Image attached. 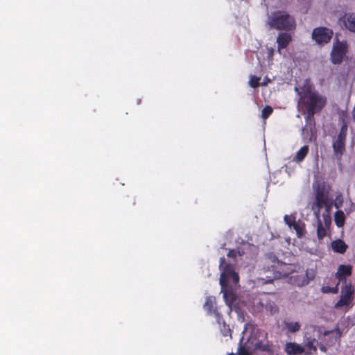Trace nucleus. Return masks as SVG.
I'll use <instances>...</instances> for the list:
<instances>
[{"label": "nucleus", "mask_w": 355, "mask_h": 355, "mask_svg": "<svg viewBox=\"0 0 355 355\" xmlns=\"http://www.w3.org/2000/svg\"><path fill=\"white\" fill-rule=\"evenodd\" d=\"M268 293H274L275 291L267 292Z\"/></svg>", "instance_id": "obj_34"}, {"label": "nucleus", "mask_w": 355, "mask_h": 355, "mask_svg": "<svg viewBox=\"0 0 355 355\" xmlns=\"http://www.w3.org/2000/svg\"><path fill=\"white\" fill-rule=\"evenodd\" d=\"M315 339H313L311 340H309L306 343V347L309 349H313V350H316V347L314 346V343H315Z\"/></svg>", "instance_id": "obj_29"}, {"label": "nucleus", "mask_w": 355, "mask_h": 355, "mask_svg": "<svg viewBox=\"0 0 355 355\" xmlns=\"http://www.w3.org/2000/svg\"><path fill=\"white\" fill-rule=\"evenodd\" d=\"M341 337V332L338 327L330 331H325L321 338L325 346L331 347L338 343Z\"/></svg>", "instance_id": "obj_13"}, {"label": "nucleus", "mask_w": 355, "mask_h": 355, "mask_svg": "<svg viewBox=\"0 0 355 355\" xmlns=\"http://www.w3.org/2000/svg\"><path fill=\"white\" fill-rule=\"evenodd\" d=\"M333 36L332 30L327 27L315 28L312 33V38L318 44H327Z\"/></svg>", "instance_id": "obj_10"}, {"label": "nucleus", "mask_w": 355, "mask_h": 355, "mask_svg": "<svg viewBox=\"0 0 355 355\" xmlns=\"http://www.w3.org/2000/svg\"><path fill=\"white\" fill-rule=\"evenodd\" d=\"M228 355H236L234 353H230ZM237 355H252L248 349L242 344V339L237 349Z\"/></svg>", "instance_id": "obj_24"}, {"label": "nucleus", "mask_w": 355, "mask_h": 355, "mask_svg": "<svg viewBox=\"0 0 355 355\" xmlns=\"http://www.w3.org/2000/svg\"><path fill=\"white\" fill-rule=\"evenodd\" d=\"M263 264L264 272H268L269 275H266L265 277L259 278L258 282L262 284H273L274 281L281 276V272L277 270L280 261L275 254L270 253L264 257Z\"/></svg>", "instance_id": "obj_5"}, {"label": "nucleus", "mask_w": 355, "mask_h": 355, "mask_svg": "<svg viewBox=\"0 0 355 355\" xmlns=\"http://www.w3.org/2000/svg\"><path fill=\"white\" fill-rule=\"evenodd\" d=\"M285 223L289 227L293 228L295 232L297 238L302 239L306 233V225L301 219L296 220L295 215H285L284 216Z\"/></svg>", "instance_id": "obj_8"}, {"label": "nucleus", "mask_w": 355, "mask_h": 355, "mask_svg": "<svg viewBox=\"0 0 355 355\" xmlns=\"http://www.w3.org/2000/svg\"><path fill=\"white\" fill-rule=\"evenodd\" d=\"M343 22L345 27L349 31L355 33V15H349L345 17Z\"/></svg>", "instance_id": "obj_20"}, {"label": "nucleus", "mask_w": 355, "mask_h": 355, "mask_svg": "<svg viewBox=\"0 0 355 355\" xmlns=\"http://www.w3.org/2000/svg\"><path fill=\"white\" fill-rule=\"evenodd\" d=\"M345 216L343 211L338 210L336 211L334 215V220L336 225L338 227H341L344 225Z\"/></svg>", "instance_id": "obj_21"}, {"label": "nucleus", "mask_w": 355, "mask_h": 355, "mask_svg": "<svg viewBox=\"0 0 355 355\" xmlns=\"http://www.w3.org/2000/svg\"><path fill=\"white\" fill-rule=\"evenodd\" d=\"M255 347L257 349L260 350L261 352H268V353H271L272 352L268 343H263L262 341H259L256 343Z\"/></svg>", "instance_id": "obj_23"}, {"label": "nucleus", "mask_w": 355, "mask_h": 355, "mask_svg": "<svg viewBox=\"0 0 355 355\" xmlns=\"http://www.w3.org/2000/svg\"><path fill=\"white\" fill-rule=\"evenodd\" d=\"M341 126L338 135L333 139V157L338 162H340L346 150V140L348 130V123L345 117L339 119Z\"/></svg>", "instance_id": "obj_4"}, {"label": "nucleus", "mask_w": 355, "mask_h": 355, "mask_svg": "<svg viewBox=\"0 0 355 355\" xmlns=\"http://www.w3.org/2000/svg\"><path fill=\"white\" fill-rule=\"evenodd\" d=\"M284 350L288 355H300L304 352L303 347L291 342L286 344Z\"/></svg>", "instance_id": "obj_16"}, {"label": "nucleus", "mask_w": 355, "mask_h": 355, "mask_svg": "<svg viewBox=\"0 0 355 355\" xmlns=\"http://www.w3.org/2000/svg\"><path fill=\"white\" fill-rule=\"evenodd\" d=\"M309 283V279H304L303 280L302 283L301 284H300V286H304V285H306Z\"/></svg>", "instance_id": "obj_32"}, {"label": "nucleus", "mask_w": 355, "mask_h": 355, "mask_svg": "<svg viewBox=\"0 0 355 355\" xmlns=\"http://www.w3.org/2000/svg\"><path fill=\"white\" fill-rule=\"evenodd\" d=\"M298 94L299 103L304 107L307 114L305 117L306 122L313 119L314 115L320 112L327 103V98L315 91L312 85H304Z\"/></svg>", "instance_id": "obj_1"}, {"label": "nucleus", "mask_w": 355, "mask_h": 355, "mask_svg": "<svg viewBox=\"0 0 355 355\" xmlns=\"http://www.w3.org/2000/svg\"><path fill=\"white\" fill-rule=\"evenodd\" d=\"M352 273V266L351 265L341 264L338 267L337 271L335 274V277L338 280V284L340 282L343 284L347 283V278L350 277Z\"/></svg>", "instance_id": "obj_14"}, {"label": "nucleus", "mask_w": 355, "mask_h": 355, "mask_svg": "<svg viewBox=\"0 0 355 355\" xmlns=\"http://www.w3.org/2000/svg\"><path fill=\"white\" fill-rule=\"evenodd\" d=\"M331 247L334 252L340 254H344L347 248L346 243L340 239L333 241L331 243Z\"/></svg>", "instance_id": "obj_17"}, {"label": "nucleus", "mask_w": 355, "mask_h": 355, "mask_svg": "<svg viewBox=\"0 0 355 355\" xmlns=\"http://www.w3.org/2000/svg\"><path fill=\"white\" fill-rule=\"evenodd\" d=\"M219 268L221 271L220 277V285L221 293L226 300L229 295H232V290L236 286L239 281V276L235 272L234 267L230 263H227L225 258L220 259Z\"/></svg>", "instance_id": "obj_2"}, {"label": "nucleus", "mask_w": 355, "mask_h": 355, "mask_svg": "<svg viewBox=\"0 0 355 355\" xmlns=\"http://www.w3.org/2000/svg\"><path fill=\"white\" fill-rule=\"evenodd\" d=\"M268 24L271 28L285 31H292L296 26L294 17L283 10L272 13L268 17Z\"/></svg>", "instance_id": "obj_3"}, {"label": "nucleus", "mask_w": 355, "mask_h": 355, "mask_svg": "<svg viewBox=\"0 0 355 355\" xmlns=\"http://www.w3.org/2000/svg\"><path fill=\"white\" fill-rule=\"evenodd\" d=\"M332 207V200L329 198V193L325 191L323 187L318 188L315 192V200L313 206V213L315 216L320 214V210L324 208L326 213L329 214V211Z\"/></svg>", "instance_id": "obj_6"}, {"label": "nucleus", "mask_w": 355, "mask_h": 355, "mask_svg": "<svg viewBox=\"0 0 355 355\" xmlns=\"http://www.w3.org/2000/svg\"><path fill=\"white\" fill-rule=\"evenodd\" d=\"M338 285L339 284L337 283V284L334 287L322 286L321 288V291L324 293H337L338 292Z\"/></svg>", "instance_id": "obj_26"}, {"label": "nucleus", "mask_w": 355, "mask_h": 355, "mask_svg": "<svg viewBox=\"0 0 355 355\" xmlns=\"http://www.w3.org/2000/svg\"><path fill=\"white\" fill-rule=\"evenodd\" d=\"M270 79L268 77L265 78L264 82L261 83V86H266L268 85V83L270 82Z\"/></svg>", "instance_id": "obj_31"}, {"label": "nucleus", "mask_w": 355, "mask_h": 355, "mask_svg": "<svg viewBox=\"0 0 355 355\" xmlns=\"http://www.w3.org/2000/svg\"><path fill=\"white\" fill-rule=\"evenodd\" d=\"M292 40L291 35L287 33H280L277 37V49L280 52L281 49L288 46Z\"/></svg>", "instance_id": "obj_15"}, {"label": "nucleus", "mask_w": 355, "mask_h": 355, "mask_svg": "<svg viewBox=\"0 0 355 355\" xmlns=\"http://www.w3.org/2000/svg\"><path fill=\"white\" fill-rule=\"evenodd\" d=\"M237 256V251L234 249H231L227 253V257L235 259Z\"/></svg>", "instance_id": "obj_30"}, {"label": "nucleus", "mask_w": 355, "mask_h": 355, "mask_svg": "<svg viewBox=\"0 0 355 355\" xmlns=\"http://www.w3.org/2000/svg\"><path fill=\"white\" fill-rule=\"evenodd\" d=\"M352 116H353V119L355 121V105H354V107L353 109V111H352Z\"/></svg>", "instance_id": "obj_33"}, {"label": "nucleus", "mask_w": 355, "mask_h": 355, "mask_svg": "<svg viewBox=\"0 0 355 355\" xmlns=\"http://www.w3.org/2000/svg\"><path fill=\"white\" fill-rule=\"evenodd\" d=\"M317 219V236L319 240L324 239L327 235V230L331 224V218L329 214H323V223L320 215L315 216Z\"/></svg>", "instance_id": "obj_11"}, {"label": "nucleus", "mask_w": 355, "mask_h": 355, "mask_svg": "<svg viewBox=\"0 0 355 355\" xmlns=\"http://www.w3.org/2000/svg\"><path fill=\"white\" fill-rule=\"evenodd\" d=\"M204 309L210 315H214L218 325L221 324L222 315L218 311L216 299L214 297H207L204 304Z\"/></svg>", "instance_id": "obj_12"}, {"label": "nucleus", "mask_w": 355, "mask_h": 355, "mask_svg": "<svg viewBox=\"0 0 355 355\" xmlns=\"http://www.w3.org/2000/svg\"><path fill=\"white\" fill-rule=\"evenodd\" d=\"M286 326L288 330L291 333H295L300 329V324L297 322H287Z\"/></svg>", "instance_id": "obj_25"}, {"label": "nucleus", "mask_w": 355, "mask_h": 355, "mask_svg": "<svg viewBox=\"0 0 355 355\" xmlns=\"http://www.w3.org/2000/svg\"><path fill=\"white\" fill-rule=\"evenodd\" d=\"M347 51V44L346 42L337 41L334 44L331 53V60L334 64H340Z\"/></svg>", "instance_id": "obj_9"}, {"label": "nucleus", "mask_w": 355, "mask_h": 355, "mask_svg": "<svg viewBox=\"0 0 355 355\" xmlns=\"http://www.w3.org/2000/svg\"><path fill=\"white\" fill-rule=\"evenodd\" d=\"M273 110L270 105H266L261 112V117L263 119H268L270 115L272 113Z\"/></svg>", "instance_id": "obj_28"}, {"label": "nucleus", "mask_w": 355, "mask_h": 355, "mask_svg": "<svg viewBox=\"0 0 355 355\" xmlns=\"http://www.w3.org/2000/svg\"><path fill=\"white\" fill-rule=\"evenodd\" d=\"M260 79L261 78L259 77L251 76L249 81L250 87L252 88H257L261 85V83H259Z\"/></svg>", "instance_id": "obj_27"}, {"label": "nucleus", "mask_w": 355, "mask_h": 355, "mask_svg": "<svg viewBox=\"0 0 355 355\" xmlns=\"http://www.w3.org/2000/svg\"><path fill=\"white\" fill-rule=\"evenodd\" d=\"M309 153V146L307 145H304L300 148V149L297 152L293 160L296 162H302L304 158L306 157Z\"/></svg>", "instance_id": "obj_19"}, {"label": "nucleus", "mask_w": 355, "mask_h": 355, "mask_svg": "<svg viewBox=\"0 0 355 355\" xmlns=\"http://www.w3.org/2000/svg\"><path fill=\"white\" fill-rule=\"evenodd\" d=\"M261 305L265 308V310L271 315L278 311V307L273 301L266 300L264 302V300H262Z\"/></svg>", "instance_id": "obj_18"}, {"label": "nucleus", "mask_w": 355, "mask_h": 355, "mask_svg": "<svg viewBox=\"0 0 355 355\" xmlns=\"http://www.w3.org/2000/svg\"><path fill=\"white\" fill-rule=\"evenodd\" d=\"M220 332L224 337L229 336L232 338V331L229 327V325L226 324L223 318H222L221 324L219 325Z\"/></svg>", "instance_id": "obj_22"}, {"label": "nucleus", "mask_w": 355, "mask_h": 355, "mask_svg": "<svg viewBox=\"0 0 355 355\" xmlns=\"http://www.w3.org/2000/svg\"><path fill=\"white\" fill-rule=\"evenodd\" d=\"M354 288L351 283L343 284L341 286L339 300L335 304L334 307L339 309L343 306L352 307L354 300Z\"/></svg>", "instance_id": "obj_7"}]
</instances>
